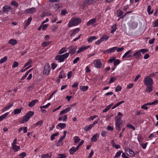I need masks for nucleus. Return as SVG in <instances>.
Returning <instances> with one entry per match:
<instances>
[{"instance_id":"obj_9","label":"nucleus","mask_w":158,"mask_h":158,"mask_svg":"<svg viewBox=\"0 0 158 158\" xmlns=\"http://www.w3.org/2000/svg\"><path fill=\"white\" fill-rule=\"evenodd\" d=\"M117 47H114L110 48L107 49L104 51L103 53L104 54H109L111 52H114L115 51V50L117 49Z\"/></svg>"},{"instance_id":"obj_62","label":"nucleus","mask_w":158,"mask_h":158,"mask_svg":"<svg viewBox=\"0 0 158 158\" xmlns=\"http://www.w3.org/2000/svg\"><path fill=\"white\" fill-rule=\"evenodd\" d=\"M68 12L66 10H62L61 11V14L64 15L66 13H67Z\"/></svg>"},{"instance_id":"obj_16","label":"nucleus","mask_w":158,"mask_h":158,"mask_svg":"<svg viewBox=\"0 0 158 158\" xmlns=\"http://www.w3.org/2000/svg\"><path fill=\"white\" fill-rule=\"evenodd\" d=\"M71 107H68L65 108V109L61 111L60 112V114L61 115L64 113H66L69 111L71 110Z\"/></svg>"},{"instance_id":"obj_4","label":"nucleus","mask_w":158,"mask_h":158,"mask_svg":"<svg viewBox=\"0 0 158 158\" xmlns=\"http://www.w3.org/2000/svg\"><path fill=\"white\" fill-rule=\"evenodd\" d=\"M69 54V53H66L63 55H58L56 56L55 58L56 60H59V62H61L64 61L65 59L68 57Z\"/></svg>"},{"instance_id":"obj_13","label":"nucleus","mask_w":158,"mask_h":158,"mask_svg":"<svg viewBox=\"0 0 158 158\" xmlns=\"http://www.w3.org/2000/svg\"><path fill=\"white\" fill-rule=\"evenodd\" d=\"M11 9L10 6L8 5H5L3 7L2 10L3 12L6 13L10 11Z\"/></svg>"},{"instance_id":"obj_26","label":"nucleus","mask_w":158,"mask_h":158,"mask_svg":"<svg viewBox=\"0 0 158 158\" xmlns=\"http://www.w3.org/2000/svg\"><path fill=\"white\" fill-rule=\"evenodd\" d=\"M88 86H81L80 87V89L83 91H85L88 89Z\"/></svg>"},{"instance_id":"obj_17","label":"nucleus","mask_w":158,"mask_h":158,"mask_svg":"<svg viewBox=\"0 0 158 158\" xmlns=\"http://www.w3.org/2000/svg\"><path fill=\"white\" fill-rule=\"evenodd\" d=\"M38 102V100L37 99H35L31 101L28 104L29 106L30 107H33L35 105V103Z\"/></svg>"},{"instance_id":"obj_63","label":"nucleus","mask_w":158,"mask_h":158,"mask_svg":"<svg viewBox=\"0 0 158 158\" xmlns=\"http://www.w3.org/2000/svg\"><path fill=\"white\" fill-rule=\"evenodd\" d=\"M110 108L108 105L107 106H106V108L105 109L103 110V112H105L107 111L108 110H109Z\"/></svg>"},{"instance_id":"obj_20","label":"nucleus","mask_w":158,"mask_h":158,"mask_svg":"<svg viewBox=\"0 0 158 158\" xmlns=\"http://www.w3.org/2000/svg\"><path fill=\"white\" fill-rule=\"evenodd\" d=\"M23 109L22 107L20 108L15 109L14 110L13 112L15 115L19 114L21 112V110Z\"/></svg>"},{"instance_id":"obj_22","label":"nucleus","mask_w":158,"mask_h":158,"mask_svg":"<svg viewBox=\"0 0 158 158\" xmlns=\"http://www.w3.org/2000/svg\"><path fill=\"white\" fill-rule=\"evenodd\" d=\"M66 76L64 71H62L60 73L59 78H64L66 77Z\"/></svg>"},{"instance_id":"obj_64","label":"nucleus","mask_w":158,"mask_h":158,"mask_svg":"<svg viewBox=\"0 0 158 158\" xmlns=\"http://www.w3.org/2000/svg\"><path fill=\"white\" fill-rule=\"evenodd\" d=\"M101 135L103 137H105L106 134V132L105 131H103L101 132Z\"/></svg>"},{"instance_id":"obj_33","label":"nucleus","mask_w":158,"mask_h":158,"mask_svg":"<svg viewBox=\"0 0 158 158\" xmlns=\"http://www.w3.org/2000/svg\"><path fill=\"white\" fill-rule=\"evenodd\" d=\"M125 101H122L121 102H118L115 104L112 107V109H115V108H116L118 106L120 105L121 104L124 103Z\"/></svg>"},{"instance_id":"obj_60","label":"nucleus","mask_w":158,"mask_h":158,"mask_svg":"<svg viewBox=\"0 0 158 158\" xmlns=\"http://www.w3.org/2000/svg\"><path fill=\"white\" fill-rule=\"evenodd\" d=\"M124 49V47H122L121 48H118L117 47V49L116 50H117V51L118 52H121L122 50H123Z\"/></svg>"},{"instance_id":"obj_57","label":"nucleus","mask_w":158,"mask_h":158,"mask_svg":"<svg viewBox=\"0 0 158 158\" xmlns=\"http://www.w3.org/2000/svg\"><path fill=\"white\" fill-rule=\"evenodd\" d=\"M13 103H12L11 104H10V105H8V106H7L4 109V110H7L9 109L13 105Z\"/></svg>"},{"instance_id":"obj_35","label":"nucleus","mask_w":158,"mask_h":158,"mask_svg":"<svg viewBox=\"0 0 158 158\" xmlns=\"http://www.w3.org/2000/svg\"><path fill=\"white\" fill-rule=\"evenodd\" d=\"M51 43V41H48L43 42L42 44V46L44 47H46L49 45Z\"/></svg>"},{"instance_id":"obj_53","label":"nucleus","mask_w":158,"mask_h":158,"mask_svg":"<svg viewBox=\"0 0 158 158\" xmlns=\"http://www.w3.org/2000/svg\"><path fill=\"white\" fill-rule=\"evenodd\" d=\"M11 4L15 6L16 7H17L19 6L18 3L15 1H14L12 2Z\"/></svg>"},{"instance_id":"obj_5","label":"nucleus","mask_w":158,"mask_h":158,"mask_svg":"<svg viewBox=\"0 0 158 158\" xmlns=\"http://www.w3.org/2000/svg\"><path fill=\"white\" fill-rule=\"evenodd\" d=\"M143 81L144 84L146 86H152L153 84V80L150 77H146L143 80Z\"/></svg>"},{"instance_id":"obj_14","label":"nucleus","mask_w":158,"mask_h":158,"mask_svg":"<svg viewBox=\"0 0 158 158\" xmlns=\"http://www.w3.org/2000/svg\"><path fill=\"white\" fill-rule=\"evenodd\" d=\"M35 12V8L32 7L31 8L27 9L25 12L27 13H32Z\"/></svg>"},{"instance_id":"obj_49","label":"nucleus","mask_w":158,"mask_h":158,"mask_svg":"<svg viewBox=\"0 0 158 158\" xmlns=\"http://www.w3.org/2000/svg\"><path fill=\"white\" fill-rule=\"evenodd\" d=\"M19 65V63L17 61H14L13 62V65L12 66V67L15 68L18 66Z\"/></svg>"},{"instance_id":"obj_45","label":"nucleus","mask_w":158,"mask_h":158,"mask_svg":"<svg viewBox=\"0 0 158 158\" xmlns=\"http://www.w3.org/2000/svg\"><path fill=\"white\" fill-rule=\"evenodd\" d=\"M120 63V60L119 59L115 60L114 62V65L116 66L118 64Z\"/></svg>"},{"instance_id":"obj_47","label":"nucleus","mask_w":158,"mask_h":158,"mask_svg":"<svg viewBox=\"0 0 158 158\" xmlns=\"http://www.w3.org/2000/svg\"><path fill=\"white\" fill-rule=\"evenodd\" d=\"M32 61V60L31 59H29L28 60V62H27L24 65L23 67L24 68H25L27 66V65H28L29 64H30L31 63Z\"/></svg>"},{"instance_id":"obj_28","label":"nucleus","mask_w":158,"mask_h":158,"mask_svg":"<svg viewBox=\"0 0 158 158\" xmlns=\"http://www.w3.org/2000/svg\"><path fill=\"white\" fill-rule=\"evenodd\" d=\"M76 151L74 147H72L69 150V153L71 155L73 154Z\"/></svg>"},{"instance_id":"obj_40","label":"nucleus","mask_w":158,"mask_h":158,"mask_svg":"<svg viewBox=\"0 0 158 158\" xmlns=\"http://www.w3.org/2000/svg\"><path fill=\"white\" fill-rule=\"evenodd\" d=\"M7 57L6 56H5L3 58H2L0 60V64L4 63L7 60Z\"/></svg>"},{"instance_id":"obj_48","label":"nucleus","mask_w":158,"mask_h":158,"mask_svg":"<svg viewBox=\"0 0 158 158\" xmlns=\"http://www.w3.org/2000/svg\"><path fill=\"white\" fill-rule=\"evenodd\" d=\"M139 51L140 53L142 52L143 54H144V53L148 51L147 49H142L139 50Z\"/></svg>"},{"instance_id":"obj_24","label":"nucleus","mask_w":158,"mask_h":158,"mask_svg":"<svg viewBox=\"0 0 158 158\" xmlns=\"http://www.w3.org/2000/svg\"><path fill=\"white\" fill-rule=\"evenodd\" d=\"M80 30V29L79 28H77L75 29L73 31L72 34L70 35L71 37L75 35L76 34L78 33Z\"/></svg>"},{"instance_id":"obj_30","label":"nucleus","mask_w":158,"mask_h":158,"mask_svg":"<svg viewBox=\"0 0 158 158\" xmlns=\"http://www.w3.org/2000/svg\"><path fill=\"white\" fill-rule=\"evenodd\" d=\"M98 137V135H94L91 139V141L95 142L97 140V138Z\"/></svg>"},{"instance_id":"obj_41","label":"nucleus","mask_w":158,"mask_h":158,"mask_svg":"<svg viewBox=\"0 0 158 158\" xmlns=\"http://www.w3.org/2000/svg\"><path fill=\"white\" fill-rule=\"evenodd\" d=\"M66 48L65 47H63L60 50L59 53L60 54H62L66 51Z\"/></svg>"},{"instance_id":"obj_38","label":"nucleus","mask_w":158,"mask_h":158,"mask_svg":"<svg viewBox=\"0 0 158 158\" xmlns=\"http://www.w3.org/2000/svg\"><path fill=\"white\" fill-rule=\"evenodd\" d=\"M123 152L121 151H119L117 152L115 154V156L114 157V158H117L120 156L121 153Z\"/></svg>"},{"instance_id":"obj_23","label":"nucleus","mask_w":158,"mask_h":158,"mask_svg":"<svg viewBox=\"0 0 158 158\" xmlns=\"http://www.w3.org/2000/svg\"><path fill=\"white\" fill-rule=\"evenodd\" d=\"M146 86L147 87L145 90V92L148 93L150 92L152 90V85H148Z\"/></svg>"},{"instance_id":"obj_42","label":"nucleus","mask_w":158,"mask_h":158,"mask_svg":"<svg viewBox=\"0 0 158 158\" xmlns=\"http://www.w3.org/2000/svg\"><path fill=\"white\" fill-rule=\"evenodd\" d=\"M74 142L75 143H78L80 140V139L79 138V137L78 136H76L74 137Z\"/></svg>"},{"instance_id":"obj_55","label":"nucleus","mask_w":158,"mask_h":158,"mask_svg":"<svg viewBox=\"0 0 158 158\" xmlns=\"http://www.w3.org/2000/svg\"><path fill=\"white\" fill-rule=\"evenodd\" d=\"M41 25L42 26V29L43 30H45L48 26V25L47 24H41Z\"/></svg>"},{"instance_id":"obj_31","label":"nucleus","mask_w":158,"mask_h":158,"mask_svg":"<svg viewBox=\"0 0 158 158\" xmlns=\"http://www.w3.org/2000/svg\"><path fill=\"white\" fill-rule=\"evenodd\" d=\"M9 113V112H7L1 116H0V121H1L3 120L8 115Z\"/></svg>"},{"instance_id":"obj_10","label":"nucleus","mask_w":158,"mask_h":158,"mask_svg":"<svg viewBox=\"0 0 158 158\" xmlns=\"http://www.w3.org/2000/svg\"><path fill=\"white\" fill-rule=\"evenodd\" d=\"M125 151L126 154L130 156H133L135 155L134 152L130 149L125 150Z\"/></svg>"},{"instance_id":"obj_27","label":"nucleus","mask_w":158,"mask_h":158,"mask_svg":"<svg viewBox=\"0 0 158 158\" xmlns=\"http://www.w3.org/2000/svg\"><path fill=\"white\" fill-rule=\"evenodd\" d=\"M32 20V17H30L28 18L25 26V28L27 27L29 25Z\"/></svg>"},{"instance_id":"obj_2","label":"nucleus","mask_w":158,"mask_h":158,"mask_svg":"<svg viewBox=\"0 0 158 158\" xmlns=\"http://www.w3.org/2000/svg\"><path fill=\"white\" fill-rule=\"evenodd\" d=\"M81 22V19L79 18H72L69 22L68 27H70L73 26H76L79 24Z\"/></svg>"},{"instance_id":"obj_21","label":"nucleus","mask_w":158,"mask_h":158,"mask_svg":"<svg viewBox=\"0 0 158 158\" xmlns=\"http://www.w3.org/2000/svg\"><path fill=\"white\" fill-rule=\"evenodd\" d=\"M77 46H76L73 48H71L69 51V53H70L71 54H74L75 53Z\"/></svg>"},{"instance_id":"obj_32","label":"nucleus","mask_w":158,"mask_h":158,"mask_svg":"<svg viewBox=\"0 0 158 158\" xmlns=\"http://www.w3.org/2000/svg\"><path fill=\"white\" fill-rule=\"evenodd\" d=\"M57 126L60 127L61 129H63L66 127V124L65 123H60L57 124Z\"/></svg>"},{"instance_id":"obj_25","label":"nucleus","mask_w":158,"mask_h":158,"mask_svg":"<svg viewBox=\"0 0 158 158\" xmlns=\"http://www.w3.org/2000/svg\"><path fill=\"white\" fill-rule=\"evenodd\" d=\"M130 25L132 28H135L137 27L138 24L136 22H131Z\"/></svg>"},{"instance_id":"obj_56","label":"nucleus","mask_w":158,"mask_h":158,"mask_svg":"<svg viewBox=\"0 0 158 158\" xmlns=\"http://www.w3.org/2000/svg\"><path fill=\"white\" fill-rule=\"evenodd\" d=\"M26 154L25 152H23L19 155V156L20 157V158H24L26 156Z\"/></svg>"},{"instance_id":"obj_52","label":"nucleus","mask_w":158,"mask_h":158,"mask_svg":"<svg viewBox=\"0 0 158 158\" xmlns=\"http://www.w3.org/2000/svg\"><path fill=\"white\" fill-rule=\"evenodd\" d=\"M51 105V103H48V104L47 105L44 106H40V109H42L43 108H47L48 106H49Z\"/></svg>"},{"instance_id":"obj_8","label":"nucleus","mask_w":158,"mask_h":158,"mask_svg":"<svg viewBox=\"0 0 158 158\" xmlns=\"http://www.w3.org/2000/svg\"><path fill=\"white\" fill-rule=\"evenodd\" d=\"M133 52L131 50L128 51L127 52H126L123 55V56L122 57V58H128L131 57L132 56V55L131 54L133 53Z\"/></svg>"},{"instance_id":"obj_29","label":"nucleus","mask_w":158,"mask_h":158,"mask_svg":"<svg viewBox=\"0 0 158 158\" xmlns=\"http://www.w3.org/2000/svg\"><path fill=\"white\" fill-rule=\"evenodd\" d=\"M12 148L15 152L18 151L20 149V147L19 146H17L15 145H12Z\"/></svg>"},{"instance_id":"obj_50","label":"nucleus","mask_w":158,"mask_h":158,"mask_svg":"<svg viewBox=\"0 0 158 158\" xmlns=\"http://www.w3.org/2000/svg\"><path fill=\"white\" fill-rule=\"evenodd\" d=\"M122 89V88L121 86L118 85L115 88V91L117 92H118L120 91H121Z\"/></svg>"},{"instance_id":"obj_18","label":"nucleus","mask_w":158,"mask_h":158,"mask_svg":"<svg viewBox=\"0 0 158 158\" xmlns=\"http://www.w3.org/2000/svg\"><path fill=\"white\" fill-rule=\"evenodd\" d=\"M8 43L12 45H15L17 44V41L16 40L11 39L9 40Z\"/></svg>"},{"instance_id":"obj_12","label":"nucleus","mask_w":158,"mask_h":158,"mask_svg":"<svg viewBox=\"0 0 158 158\" xmlns=\"http://www.w3.org/2000/svg\"><path fill=\"white\" fill-rule=\"evenodd\" d=\"M132 55L135 59H139L140 58L142 54L141 53H140L139 51L138 50L133 54Z\"/></svg>"},{"instance_id":"obj_3","label":"nucleus","mask_w":158,"mask_h":158,"mask_svg":"<svg viewBox=\"0 0 158 158\" xmlns=\"http://www.w3.org/2000/svg\"><path fill=\"white\" fill-rule=\"evenodd\" d=\"M115 125L117 130H121V126L123 123V121L121 120V118L120 117L117 116L115 119Z\"/></svg>"},{"instance_id":"obj_59","label":"nucleus","mask_w":158,"mask_h":158,"mask_svg":"<svg viewBox=\"0 0 158 158\" xmlns=\"http://www.w3.org/2000/svg\"><path fill=\"white\" fill-rule=\"evenodd\" d=\"M127 127L132 129L133 130H135V127L133 126L131 124H128L127 126Z\"/></svg>"},{"instance_id":"obj_54","label":"nucleus","mask_w":158,"mask_h":158,"mask_svg":"<svg viewBox=\"0 0 158 158\" xmlns=\"http://www.w3.org/2000/svg\"><path fill=\"white\" fill-rule=\"evenodd\" d=\"M43 123V121L42 120L40 121L39 122H38L37 123H35L36 126H41Z\"/></svg>"},{"instance_id":"obj_44","label":"nucleus","mask_w":158,"mask_h":158,"mask_svg":"<svg viewBox=\"0 0 158 158\" xmlns=\"http://www.w3.org/2000/svg\"><path fill=\"white\" fill-rule=\"evenodd\" d=\"M58 156H60V157H56V158H66L67 156L65 154H58Z\"/></svg>"},{"instance_id":"obj_7","label":"nucleus","mask_w":158,"mask_h":158,"mask_svg":"<svg viewBox=\"0 0 158 158\" xmlns=\"http://www.w3.org/2000/svg\"><path fill=\"white\" fill-rule=\"evenodd\" d=\"M67 132L66 131H64L63 133V135L61 137L58 141V142L56 144V146H59L62 145V143H61L62 141L65 138Z\"/></svg>"},{"instance_id":"obj_19","label":"nucleus","mask_w":158,"mask_h":158,"mask_svg":"<svg viewBox=\"0 0 158 158\" xmlns=\"http://www.w3.org/2000/svg\"><path fill=\"white\" fill-rule=\"evenodd\" d=\"M96 22V19L95 18H93L90 20L87 23V25L89 26L94 23Z\"/></svg>"},{"instance_id":"obj_36","label":"nucleus","mask_w":158,"mask_h":158,"mask_svg":"<svg viewBox=\"0 0 158 158\" xmlns=\"http://www.w3.org/2000/svg\"><path fill=\"white\" fill-rule=\"evenodd\" d=\"M97 39V37L95 36H92L90 38H89L88 41L89 42H91L92 41L94 40H96Z\"/></svg>"},{"instance_id":"obj_39","label":"nucleus","mask_w":158,"mask_h":158,"mask_svg":"<svg viewBox=\"0 0 158 158\" xmlns=\"http://www.w3.org/2000/svg\"><path fill=\"white\" fill-rule=\"evenodd\" d=\"M93 127L92 126L91 124H90L88 126H86L85 127L84 129L86 131H87L89 130H90Z\"/></svg>"},{"instance_id":"obj_61","label":"nucleus","mask_w":158,"mask_h":158,"mask_svg":"<svg viewBox=\"0 0 158 158\" xmlns=\"http://www.w3.org/2000/svg\"><path fill=\"white\" fill-rule=\"evenodd\" d=\"M158 27V19H156L154 22V25L153 26V27Z\"/></svg>"},{"instance_id":"obj_37","label":"nucleus","mask_w":158,"mask_h":158,"mask_svg":"<svg viewBox=\"0 0 158 158\" xmlns=\"http://www.w3.org/2000/svg\"><path fill=\"white\" fill-rule=\"evenodd\" d=\"M151 7L150 5H149L148 6V8H147V11L149 15H150L152 14L153 12V10H152L151 11Z\"/></svg>"},{"instance_id":"obj_11","label":"nucleus","mask_w":158,"mask_h":158,"mask_svg":"<svg viewBox=\"0 0 158 158\" xmlns=\"http://www.w3.org/2000/svg\"><path fill=\"white\" fill-rule=\"evenodd\" d=\"M94 64L95 67L100 68L102 65V63L100 60L98 59L94 62Z\"/></svg>"},{"instance_id":"obj_51","label":"nucleus","mask_w":158,"mask_h":158,"mask_svg":"<svg viewBox=\"0 0 158 158\" xmlns=\"http://www.w3.org/2000/svg\"><path fill=\"white\" fill-rule=\"evenodd\" d=\"M116 80V78L115 77H111L110 81L109 82V83L110 84L111 83L113 82H114V81H115Z\"/></svg>"},{"instance_id":"obj_58","label":"nucleus","mask_w":158,"mask_h":158,"mask_svg":"<svg viewBox=\"0 0 158 158\" xmlns=\"http://www.w3.org/2000/svg\"><path fill=\"white\" fill-rule=\"evenodd\" d=\"M72 73H73L71 71H70L69 72V73H68V74L67 75L68 79H69L71 78V76L72 75Z\"/></svg>"},{"instance_id":"obj_1","label":"nucleus","mask_w":158,"mask_h":158,"mask_svg":"<svg viewBox=\"0 0 158 158\" xmlns=\"http://www.w3.org/2000/svg\"><path fill=\"white\" fill-rule=\"evenodd\" d=\"M34 112L32 111H29L23 117L22 120L20 122V123L21 124L23 123L24 122H27L34 114Z\"/></svg>"},{"instance_id":"obj_46","label":"nucleus","mask_w":158,"mask_h":158,"mask_svg":"<svg viewBox=\"0 0 158 158\" xmlns=\"http://www.w3.org/2000/svg\"><path fill=\"white\" fill-rule=\"evenodd\" d=\"M101 38H102V41L104 40L106 41L109 38V36L105 35H104L102 36Z\"/></svg>"},{"instance_id":"obj_15","label":"nucleus","mask_w":158,"mask_h":158,"mask_svg":"<svg viewBox=\"0 0 158 158\" xmlns=\"http://www.w3.org/2000/svg\"><path fill=\"white\" fill-rule=\"evenodd\" d=\"M96 0H86L84 2V3L85 4H91L96 2Z\"/></svg>"},{"instance_id":"obj_6","label":"nucleus","mask_w":158,"mask_h":158,"mask_svg":"<svg viewBox=\"0 0 158 158\" xmlns=\"http://www.w3.org/2000/svg\"><path fill=\"white\" fill-rule=\"evenodd\" d=\"M50 65L48 64H46L44 66V73L45 75H47L49 73L50 71Z\"/></svg>"},{"instance_id":"obj_43","label":"nucleus","mask_w":158,"mask_h":158,"mask_svg":"<svg viewBox=\"0 0 158 158\" xmlns=\"http://www.w3.org/2000/svg\"><path fill=\"white\" fill-rule=\"evenodd\" d=\"M59 134L58 132H56L54 134H53L51 136V140H53L55 139V137L56 136L58 135Z\"/></svg>"},{"instance_id":"obj_34","label":"nucleus","mask_w":158,"mask_h":158,"mask_svg":"<svg viewBox=\"0 0 158 158\" xmlns=\"http://www.w3.org/2000/svg\"><path fill=\"white\" fill-rule=\"evenodd\" d=\"M61 5L60 3L56 4L54 6V8L55 10H57L58 9L60 8L61 6Z\"/></svg>"}]
</instances>
